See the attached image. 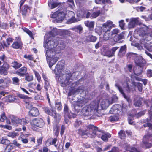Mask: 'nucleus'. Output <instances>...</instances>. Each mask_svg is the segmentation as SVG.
I'll return each instance as SVG.
<instances>
[{
	"instance_id": "33",
	"label": "nucleus",
	"mask_w": 152,
	"mask_h": 152,
	"mask_svg": "<svg viewBox=\"0 0 152 152\" xmlns=\"http://www.w3.org/2000/svg\"><path fill=\"white\" fill-rule=\"evenodd\" d=\"M12 66L15 69H17L22 66V64L20 63L17 61H14L12 63Z\"/></svg>"
},
{
	"instance_id": "20",
	"label": "nucleus",
	"mask_w": 152,
	"mask_h": 152,
	"mask_svg": "<svg viewBox=\"0 0 152 152\" xmlns=\"http://www.w3.org/2000/svg\"><path fill=\"white\" fill-rule=\"evenodd\" d=\"M58 19H57V23H59L61 22L64 19L66 16L65 14L63 12L60 10H58Z\"/></svg>"
},
{
	"instance_id": "30",
	"label": "nucleus",
	"mask_w": 152,
	"mask_h": 152,
	"mask_svg": "<svg viewBox=\"0 0 152 152\" xmlns=\"http://www.w3.org/2000/svg\"><path fill=\"white\" fill-rule=\"evenodd\" d=\"M97 39V38L95 36L90 35L86 37V39L88 41L94 42Z\"/></svg>"
},
{
	"instance_id": "52",
	"label": "nucleus",
	"mask_w": 152,
	"mask_h": 152,
	"mask_svg": "<svg viewBox=\"0 0 152 152\" xmlns=\"http://www.w3.org/2000/svg\"><path fill=\"white\" fill-rule=\"evenodd\" d=\"M82 122L80 120L77 119L75 122L74 126L75 127L77 128L82 124Z\"/></svg>"
},
{
	"instance_id": "29",
	"label": "nucleus",
	"mask_w": 152,
	"mask_h": 152,
	"mask_svg": "<svg viewBox=\"0 0 152 152\" xmlns=\"http://www.w3.org/2000/svg\"><path fill=\"white\" fill-rule=\"evenodd\" d=\"M52 112H53V115L52 116H54V118L56 121H58L61 119V115L59 114H57L55 110L52 109Z\"/></svg>"
},
{
	"instance_id": "40",
	"label": "nucleus",
	"mask_w": 152,
	"mask_h": 152,
	"mask_svg": "<svg viewBox=\"0 0 152 152\" xmlns=\"http://www.w3.org/2000/svg\"><path fill=\"white\" fill-rule=\"evenodd\" d=\"M28 8L27 5H25L23 8L21 10L22 15L23 16H25L27 13V10H28Z\"/></svg>"
},
{
	"instance_id": "53",
	"label": "nucleus",
	"mask_w": 152,
	"mask_h": 152,
	"mask_svg": "<svg viewBox=\"0 0 152 152\" xmlns=\"http://www.w3.org/2000/svg\"><path fill=\"white\" fill-rule=\"evenodd\" d=\"M13 83L15 85L19 84V80L17 77H14L12 78Z\"/></svg>"
},
{
	"instance_id": "9",
	"label": "nucleus",
	"mask_w": 152,
	"mask_h": 152,
	"mask_svg": "<svg viewBox=\"0 0 152 152\" xmlns=\"http://www.w3.org/2000/svg\"><path fill=\"white\" fill-rule=\"evenodd\" d=\"M30 123L32 126V129L34 130H36L35 127L42 128L45 125V123L43 120L40 118H37L33 119Z\"/></svg>"
},
{
	"instance_id": "27",
	"label": "nucleus",
	"mask_w": 152,
	"mask_h": 152,
	"mask_svg": "<svg viewBox=\"0 0 152 152\" xmlns=\"http://www.w3.org/2000/svg\"><path fill=\"white\" fill-rule=\"evenodd\" d=\"M102 54L103 55L108 57L113 56L111 50L109 49L104 50L102 52Z\"/></svg>"
},
{
	"instance_id": "28",
	"label": "nucleus",
	"mask_w": 152,
	"mask_h": 152,
	"mask_svg": "<svg viewBox=\"0 0 152 152\" xmlns=\"http://www.w3.org/2000/svg\"><path fill=\"white\" fill-rule=\"evenodd\" d=\"M142 99L140 98H137L136 100H135L134 104L136 107H140L142 104Z\"/></svg>"
},
{
	"instance_id": "24",
	"label": "nucleus",
	"mask_w": 152,
	"mask_h": 152,
	"mask_svg": "<svg viewBox=\"0 0 152 152\" xmlns=\"http://www.w3.org/2000/svg\"><path fill=\"white\" fill-rule=\"evenodd\" d=\"M27 68L25 67L21 68L16 71V74L20 76H23L27 72Z\"/></svg>"
},
{
	"instance_id": "4",
	"label": "nucleus",
	"mask_w": 152,
	"mask_h": 152,
	"mask_svg": "<svg viewBox=\"0 0 152 152\" xmlns=\"http://www.w3.org/2000/svg\"><path fill=\"white\" fill-rule=\"evenodd\" d=\"M79 134L83 136L86 135L88 137H92L95 136L101 137L102 139L104 141H107L108 138H110L111 134L108 133H104L103 131L99 130L98 127L93 125H89L87 127V129L83 130L80 129L78 130Z\"/></svg>"
},
{
	"instance_id": "57",
	"label": "nucleus",
	"mask_w": 152,
	"mask_h": 152,
	"mask_svg": "<svg viewBox=\"0 0 152 152\" xmlns=\"http://www.w3.org/2000/svg\"><path fill=\"white\" fill-rule=\"evenodd\" d=\"M25 79L28 81H30L33 80V77L32 75H26Z\"/></svg>"
},
{
	"instance_id": "44",
	"label": "nucleus",
	"mask_w": 152,
	"mask_h": 152,
	"mask_svg": "<svg viewBox=\"0 0 152 152\" xmlns=\"http://www.w3.org/2000/svg\"><path fill=\"white\" fill-rule=\"evenodd\" d=\"M118 117L115 115H113L110 116L109 119V120L111 122H113L118 121Z\"/></svg>"
},
{
	"instance_id": "16",
	"label": "nucleus",
	"mask_w": 152,
	"mask_h": 152,
	"mask_svg": "<svg viewBox=\"0 0 152 152\" xmlns=\"http://www.w3.org/2000/svg\"><path fill=\"white\" fill-rule=\"evenodd\" d=\"M64 115L66 117H68L69 118L75 117V115L73 113L69 112L68 109V107L66 105H65L64 108Z\"/></svg>"
},
{
	"instance_id": "64",
	"label": "nucleus",
	"mask_w": 152,
	"mask_h": 152,
	"mask_svg": "<svg viewBox=\"0 0 152 152\" xmlns=\"http://www.w3.org/2000/svg\"><path fill=\"white\" fill-rule=\"evenodd\" d=\"M110 151H112V152H118L119 151V150L118 148L114 147Z\"/></svg>"
},
{
	"instance_id": "36",
	"label": "nucleus",
	"mask_w": 152,
	"mask_h": 152,
	"mask_svg": "<svg viewBox=\"0 0 152 152\" xmlns=\"http://www.w3.org/2000/svg\"><path fill=\"white\" fill-rule=\"evenodd\" d=\"M22 45V43L20 42H14L12 45V47L14 48H19Z\"/></svg>"
},
{
	"instance_id": "31",
	"label": "nucleus",
	"mask_w": 152,
	"mask_h": 152,
	"mask_svg": "<svg viewBox=\"0 0 152 152\" xmlns=\"http://www.w3.org/2000/svg\"><path fill=\"white\" fill-rule=\"evenodd\" d=\"M86 26L89 28H93L94 26V22L93 21H86L84 22Z\"/></svg>"
},
{
	"instance_id": "37",
	"label": "nucleus",
	"mask_w": 152,
	"mask_h": 152,
	"mask_svg": "<svg viewBox=\"0 0 152 152\" xmlns=\"http://www.w3.org/2000/svg\"><path fill=\"white\" fill-rule=\"evenodd\" d=\"M22 29L23 31L27 33L31 38H33V34L28 29L25 28L23 27L22 28Z\"/></svg>"
},
{
	"instance_id": "21",
	"label": "nucleus",
	"mask_w": 152,
	"mask_h": 152,
	"mask_svg": "<svg viewBox=\"0 0 152 152\" xmlns=\"http://www.w3.org/2000/svg\"><path fill=\"white\" fill-rule=\"evenodd\" d=\"M57 141V138L49 139L47 140L46 145L48 146H50L51 145H54L55 147H57L58 145L56 144Z\"/></svg>"
},
{
	"instance_id": "15",
	"label": "nucleus",
	"mask_w": 152,
	"mask_h": 152,
	"mask_svg": "<svg viewBox=\"0 0 152 152\" xmlns=\"http://www.w3.org/2000/svg\"><path fill=\"white\" fill-rule=\"evenodd\" d=\"M83 88L84 87L83 86H80L77 89L75 88L70 91L68 94V95L69 96H70L72 94L79 93L81 95L82 93L84 94Z\"/></svg>"
},
{
	"instance_id": "1",
	"label": "nucleus",
	"mask_w": 152,
	"mask_h": 152,
	"mask_svg": "<svg viewBox=\"0 0 152 152\" xmlns=\"http://www.w3.org/2000/svg\"><path fill=\"white\" fill-rule=\"evenodd\" d=\"M118 100L117 97L113 96L112 97L107 94L104 97H103L100 101L95 100L89 104L83 107L80 112V108L84 104L83 100H79L76 102V104L74 107V109L76 113L79 115H83L85 116H88L93 113L98 112L99 103L100 102V105L103 109H107L109 105L114 102H117Z\"/></svg>"
},
{
	"instance_id": "35",
	"label": "nucleus",
	"mask_w": 152,
	"mask_h": 152,
	"mask_svg": "<svg viewBox=\"0 0 152 152\" xmlns=\"http://www.w3.org/2000/svg\"><path fill=\"white\" fill-rule=\"evenodd\" d=\"M10 143V141L5 138L3 137L0 138V143L3 144L8 145Z\"/></svg>"
},
{
	"instance_id": "34",
	"label": "nucleus",
	"mask_w": 152,
	"mask_h": 152,
	"mask_svg": "<svg viewBox=\"0 0 152 152\" xmlns=\"http://www.w3.org/2000/svg\"><path fill=\"white\" fill-rule=\"evenodd\" d=\"M13 145L12 143H10L8 144L6 148L5 149V152H9L13 149Z\"/></svg>"
},
{
	"instance_id": "41",
	"label": "nucleus",
	"mask_w": 152,
	"mask_h": 152,
	"mask_svg": "<svg viewBox=\"0 0 152 152\" xmlns=\"http://www.w3.org/2000/svg\"><path fill=\"white\" fill-rule=\"evenodd\" d=\"M73 30L80 33L83 30V28L81 25H79L78 26L75 27L74 28H73Z\"/></svg>"
},
{
	"instance_id": "45",
	"label": "nucleus",
	"mask_w": 152,
	"mask_h": 152,
	"mask_svg": "<svg viewBox=\"0 0 152 152\" xmlns=\"http://www.w3.org/2000/svg\"><path fill=\"white\" fill-rule=\"evenodd\" d=\"M100 13L99 10H98L96 12H94L91 15V17L93 18H95L98 16Z\"/></svg>"
},
{
	"instance_id": "7",
	"label": "nucleus",
	"mask_w": 152,
	"mask_h": 152,
	"mask_svg": "<svg viewBox=\"0 0 152 152\" xmlns=\"http://www.w3.org/2000/svg\"><path fill=\"white\" fill-rule=\"evenodd\" d=\"M58 31L56 28H53L50 32L47 33L44 36V45L45 43H48V42L50 41L54 42L55 41H57L58 43V42L57 39H53L52 40H50V38L51 37H54L58 34Z\"/></svg>"
},
{
	"instance_id": "39",
	"label": "nucleus",
	"mask_w": 152,
	"mask_h": 152,
	"mask_svg": "<svg viewBox=\"0 0 152 152\" xmlns=\"http://www.w3.org/2000/svg\"><path fill=\"white\" fill-rule=\"evenodd\" d=\"M95 1L97 4H105V2L110 3L111 2L110 0H95Z\"/></svg>"
},
{
	"instance_id": "62",
	"label": "nucleus",
	"mask_w": 152,
	"mask_h": 152,
	"mask_svg": "<svg viewBox=\"0 0 152 152\" xmlns=\"http://www.w3.org/2000/svg\"><path fill=\"white\" fill-rule=\"evenodd\" d=\"M147 75L149 77H152V70L151 69L147 70Z\"/></svg>"
},
{
	"instance_id": "11",
	"label": "nucleus",
	"mask_w": 152,
	"mask_h": 152,
	"mask_svg": "<svg viewBox=\"0 0 152 152\" xmlns=\"http://www.w3.org/2000/svg\"><path fill=\"white\" fill-rule=\"evenodd\" d=\"M124 105H123L122 107L119 104H115L113 105L111 108L110 112V113L117 114H119L121 110L124 111Z\"/></svg>"
},
{
	"instance_id": "18",
	"label": "nucleus",
	"mask_w": 152,
	"mask_h": 152,
	"mask_svg": "<svg viewBox=\"0 0 152 152\" xmlns=\"http://www.w3.org/2000/svg\"><path fill=\"white\" fill-rule=\"evenodd\" d=\"M16 100L15 96L12 95H9L3 98V102L10 103L13 102Z\"/></svg>"
},
{
	"instance_id": "54",
	"label": "nucleus",
	"mask_w": 152,
	"mask_h": 152,
	"mask_svg": "<svg viewBox=\"0 0 152 152\" xmlns=\"http://www.w3.org/2000/svg\"><path fill=\"white\" fill-rule=\"evenodd\" d=\"M118 134L119 137L121 139H124L125 137L124 131L123 130H121L119 132Z\"/></svg>"
},
{
	"instance_id": "26",
	"label": "nucleus",
	"mask_w": 152,
	"mask_h": 152,
	"mask_svg": "<svg viewBox=\"0 0 152 152\" xmlns=\"http://www.w3.org/2000/svg\"><path fill=\"white\" fill-rule=\"evenodd\" d=\"M126 69L130 72H134L135 75H139L142 72V70L141 68L140 67L139 69L140 70V71L138 73H136V71L133 70L132 69V66L131 64L127 65L126 66Z\"/></svg>"
},
{
	"instance_id": "13",
	"label": "nucleus",
	"mask_w": 152,
	"mask_h": 152,
	"mask_svg": "<svg viewBox=\"0 0 152 152\" xmlns=\"http://www.w3.org/2000/svg\"><path fill=\"white\" fill-rule=\"evenodd\" d=\"M113 25V22L112 21H107L103 24L102 29L104 32H108L111 29Z\"/></svg>"
},
{
	"instance_id": "38",
	"label": "nucleus",
	"mask_w": 152,
	"mask_h": 152,
	"mask_svg": "<svg viewBox=\"0 0 152 152\" xmlns=\"http://www.w3.org/2000/svg\"><path fill=\"white\" fill-rule=\"evenodd\" d=\"M137 10L138 11L143 12L145 11H149L148 9H147L145 6L138 7L137 8Z\"/></svg>"
},
{
	"instance_id": "61",
	"label": "nucleus",
	"mask_w": 152,
	"mask_h": 152,
	"mask_svg": "<svg viewBox=\"0 0 152 152\" xmlns=\"http://www.w3.org/2000/svg\"><path fill=\"white\" fill-rule=\"evenodd\" d=\"M142 18L145 19L146 20L148 21L149 20H152V12L151 14L149 15L148 16L147 19H146V17L145 16H142Z\"/></svg>"
},
{
	"instance_id": "23",
	"label": "nucleus",
	"mask_w": 152,
	"mask_h": 152,
	"mask_svg": "<svg viewBox=\"0 0 152 152\" xmlns=\"http://www.w3.org/2000/svg\"><path fill=\"white\" fill-rule=\"evenodd\" d=\"M29 114L33 116H37L39 114V112L38 109L35 107L31 108L29 112Z\"/></svg>"
},
{
	"instance_id": "58",
	"label": "nucleus",
	"mask_w": 152,
	"mask_h": 152,
	"mask_svg": "<svg viewBox=\"0 0 152 152\" xmlns=\"http://www.w3.org/2000/svg\"><path fill=\"white\" fill-rule=\"evenodd\" d=\"M68 1L69 3V4L70 7L72 9H74L75 7V5L73 0H68Z\"/></svg>"
},
{
	"instance_id": "8",
	"label": "nucleus",
	"mask_w": 152,
	"mask_h": 152,
	"mask_svg": "<svg viewBox=\"0 0 152 152\" xmlns=\"http://www.w3.org/2000/svg\"><path fill=\"white\" fill-rule=\"evenodd\" d=\"M10 118L11 120L12 124L16 126H18L19 124L24 125L28 123L25 119H20L12 115H10Z\"/></svg>"
},
{
	"instance_id": "6",
	"label": "nucleus",
	"mask_w": 152,
	"mask_h": 152,
	"mask_svg": "<svg viewBox=\"0 0 152 152\" xmlns=\"http://www.w3.org/2000/svg\"><path fill=\"white\" fill-rule=\"evenodd\" d=\"M64 65L63 61H58L53 72L56 75V80H58L63 86H65L69 85L71 75L70 74H64L62 72Z\"/></svg>"
},
{
	"instance_id": "12",
	"label": "nucleus",
	"mask_w": 152,
	"mask_h": 152,
	"mask_svg": "<svg viewBox=\"0 0 152 152\" xmlns=\"http://www.w3.org/2000/svg\"><path fill=\"white\" fill-rule=\"evenodd\" d=\"M66 16H68L71 17L70 20H72V21L70 23L72 22H77L80 20V18L81 16H79L78 18H75V14L72 11H67L65 14Z\"/></svg>"
},
{
	"instance_id": "63",
	"label": "nucleus",
	"mask_w": 152,
	"mask_h": 152,
	"mask_svg": "<svg viewBox=\"0 0 152 152\" xmlns=\"http://www.w3.org/2000/svg\"><path fill=\"white\" fill-rule=\"evenodd\" d=\"M129 152H140L139 151L134 147L132 148L131 149L129 150Z\"/></svg>"
},
{
	"instance_id": "56",
	"label": "nucleus",
	"mask_w": 152,
	"mask_h": 152,
	"mask_svg": "<svg viewBox=\"0 0 152 152\" xmlns=\"http://www.w3.org/2000/svg\"><path fill=\"white\" fill-rule=\"evenodd\" d=\"M33 71L37 79V80H38V81L40 82L41 80V77L39 74L34 70Z\"/></svg>"
},
{
	"instance_id": "25",
	"label": "nucleus",
	"mask_w": 152,
	"mask_h": 152,
	"mask_svg": "<svg viewBox=\"0 0 152 152\" xmlns=\"http://www.w3.org/2000/svg\"><path fill=\"white\" fill-rule=\"evenodd\" d=\"M152 138V134H150L145 135L144 136L142 142L143 143L146 145L151 141Z\"/></svg>"
},
{
	"instance_id": "2",
	"label": "nucleus",
	"mask_w": 152,
	"mask_h": 152,
	"mask_svg": "<svg viewBox=\"0 0 152 152\" xmlns=\"http://www.w3.org/2000/svg\"><path fill=\"white\" fill-rule=\"evenodd\" d=\"M140 80V79L132 75L131 80L128 78H126L125 81L122 82L118 80L116 81L115 86L123 96L126 100L129 103L131 102L130 98L126 95V93L133 91L134 90V87L131 86L130 84H132L134 86H137L139 91L142 92V84L136 81Z\"/></svg>"
},
{
	"instance_id": "43",
	"label": "nucleus",
	"mask_w": 152,
	"mask_h": 152,
	"mask_svg": "<svg viewBox=\"0 0 152 152\" xmlns=\"http://www.w3.org/2000/svg\"><path fill=\"white\" fill-rule=\"evenodd\" d=\"M65 47V45L64 43L62 42H61L58 47V50H63L64 49Z\"/></svg>"
},
{
	"instance_id": "47",
	"label": "nucleus",
	"mask_w": 152,
	"mask_h": 152,
	"mask_svg": "<svg viewBox=\"0 0 152 152\" xmlns=\"http://www.w3.org/2000/svg\"><path fill=\"white\" fill-rule=\"evenodd\" d=\"M109 32H105L104 34L103 39L105 40H108L110 37V34L109 33Z\"/></svg>"
},
{
	"instance_id": "48",
	"label": "nucleus",
	"mask_w": 152,
	"mask_h": 152,
	"mask_svg": "<svg viewBox=\"0 0 152 152\" xmlns=\"http://www.w3.org/2000/svg\"><path fill=\"white\" fill-rule=\"evenodd\" d=\"M13 39L11 38H9L7 39L6 41L7 43V45L4 44V45L6 47H7L8 46L10 45L11 43H12V42Z\"/></svg>"
},
{
	"instance_id": "14",
	"label": "nucleus",
	"mask_w": 152,
	"mask_h": 152,
	"mask_svg": "<svg viewBox=\"0 0 152 152\" xmlns=\"http://www.w3.org/2000/svg\"><path fill=\"white\" fill-rule=\"evenodd\" d=\"M9 67V65L7 63H4L2 65L0 66V74L3 75H7Z\"/></svg>"
},
{
	"instance_id": "60",
	"label": "nucleus",
	"mask_w": 152,
	"mask_h": 152,
	"mask_svg": "<svg viewBox=\"0 0 152 152\" xmlns=\"http://www.w3.org/2000/svg\"><path fill=\"white\" fill-rule=\"evenodd\" d=\"M24 57L26 59L30 60H33L34 59V58L31 55H25L24 56Z\"/></svg>"
},
{
	"instance_id": "22",
	"label": "nucleus",
	"mask_w": 152,
	"mask_h": 152,
	"mask_svg": "<svg viewBox=\"0 0 152 152\" xmlns=\"http://www.w3.org/2000/svg\"><path fill=\"white\" fill-rule=\"evenodd\" d=\"M126 45L121 47L118 53V56L120 57H121L125 54L126 52Z\"/></svg>"
},
{
	"instance_id": "17",
	"label": "nucleus",
	"mask_w": 152,
	"mask_h": 152,
	"mask_svg": "<svg viewBox=\"0 0 152 152\" xmlns=\"http://www.w3.org/2000/svg\"><path fill=\"white\" fill-rule=\"evenodd\" d=\"M134 61L135 63L138 66L141 67L142 64H143L145 61L144 59H143L142 57L140 56H138L136 55V56L134 58Z\"/></svg>"
},
{
	"instance_id": "49",
	"label": "nucleus",
	"mask_w": 152,
	"mask_h": 152,
	"mask_svg": "<svg viewBox=\"0 0 152 152\" xmlns=\"http://www.w3.org/2000/svg\"><path fill=\"white\" fill-rule=\"evenodd\" d=\"M137 54L134 53H129L127 54V56L128 58H134V59Z\"/></svg>"
},
{
	"instance_id": "59",
	"label": "nucleus",
	"mask_w": 152,
	"mask_h": 152,
	"mask_svg": "<svg viewBox=\"0 0 152 152\" xmlns=\"http://www.w3.org/2000/svg\"><path fill=\"white\" fill-rule=\"evenodd\" d=\"M0 59L3 62L6 63V61H7V58L4 54L0 56Z\"/></svg>"
},
{
	"instance_id": "51",
	"label": "nucleus",
	"mask_w": 152,
	"mask_h": 152,
	"mask_svg": "<svg viewBox=\"0 0 152 152\" xmlns=\"http://www.w3.org/2000/svg\"><path fill=\"white\" fill-rule=\"evenodd\" d=\"M44 110L45 113L48 115H53V112H52V110L51 111L49 109L48 107H45L44 108Z\"/></svg>"
},
{
	"instance_id": "55",
	"label": "nucleus",
	"mask_w": 152,
	"mask_h": 152,
	"mask_svg": "<svg viewBox=\"0 0 152 152\" xmlns=\"http://www.w3.org/2000/svg\"><path fill=\"white\" fill-rule=\"evenodd\" d=\"M7 119L4 112H3L1 115L0 121L1 122H4Z\"/></svg>"
},
{
	"instance_id": "19",
	"label": "nucleus",
	"mask_w": 152,
	"mask_h": 152,
	"mask_svg": "<svg viewBox=\"0 0 152 152\" xmlns=\"http://www.w3.org/2000/svg\"><path fill=\"white\" fill-rule=\"evenodd\" d=\"M138 18H132L130 19V21L128 26L129 28H134L136 24H138L139 21Z\"/></svg>"
},
{
	"instance_id": "5",
	"label": "nucleus",
	"mask_w": 152,
	"mask_h": 152,
	"mask_svg": "<svg viewBox=\"0 0 152 152\" xmlns=\"http://www.w3.org/2000/svg\"><path fill=\"white\" fill-rule=\"evenodd\" d=\"M138 31L140 35H141L143 37L142 39L140 40L141 44L143 45L149 51H152V43L149 44L146 42L152 39V26L147 27L144 25H141Z\"/></svg>"
},
{
	"instance_id": "32",
	"label": "nucleus",
	"mask_w": 152,
	"mask_h": 152,
	"mask_svg": "<svg viewBox=\"0 0 152 152\" xmlns=\"http://www.w3.org/2000/svg\"><path fill=\"white\" fill-rule=\"evenodd\" d=\"M18 96L20 98L24 99V101L26 104H29V102L27 101L26 100H28L30 99L28 97L26 96L21 94H19L18 95Z\"/></svg>"
},
{
	"instance_id": "46",
	"label": "nucleus",
	"mask_w": 152,
	"mask_h": 152,
	"mask_svg": "<svg viewBox=\"0 0 152 152\" xmlns=\"http://www.w3.org/2000/svg\"><path fill=\"white\" fill-rule=\"evenodd\" d=\"M55 107L58 110H61L62 109V105L60 102H56L55 103Z\"/></svg>"
},
{
	"instance_id": "42",
	"label": "nucleus",
	"mask_w": 152,
	"mask_h": 152,
	"mask_svg": "<svg viewBox=\"0 0 152 152\" xmlns=\"http://www.w3.org/2000/svg\"><path fill=\"white\" fill-rule=\"evenodd\" d=\"M19 134L17 132H10L8 133V135L12 138H15L18 136Z\"/></svg>"
},
{
	"instance_id": "50",
	"label": "nucleus",
	"mask_w": 152,
	"mask_h": 152,
	"mask_svg": "<svg viewBox=\"0 0 152 152\" xmlns=\"http://www.w3.org/2000/svg\"><path fill=\"white\" fill-rule=\"evenodd\" d=\"M58 11H56L55 12L52 13L50 15V17L53 18H56V21L57 22V19H58Z\"/></svg>"
},
{
	"instance_id": "3",
	"label": "nucleus",
	"mask_w": 152,
	"mask_h": 152,
	"mask_svg": "<svg viewBox=\"0 0 152 152\" xmlns=\"http://www.w3.org/2000/svg\"><path fill=\"white\" fill-rule=\"evenodd\" d=\"M57 45V41H55V42L50 41L44 45L47 62L50 68L59 59L57 56L58 52L56 49Z\"/></svg>"
},
{
	"instance_id": "10",
	"label": "nucleus",
	"mask_w": 152,
	"mask_h": 152,
	"mask_svg": "<svg viewBox=\"0 0 152 152\" xmlns=\"http://www.w3.org/2000/svg\"><path fill=\"white\" fill-rule=\"evenodd\" d=\"M145 113V111H143L139 112L137 114H134V115L131 114H129L128 117V121L129 124L133 125H135V123L133 121V120L134 119V117H135L136 118H139L143 115Z\"/></svg>"
}]
</instances>
